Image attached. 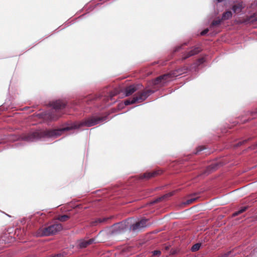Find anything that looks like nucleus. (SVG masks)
<instances>
[{
  "label": "nucleus",
  "mask_w": 257,
  "mask_h": 257,
  "mask_svg": "<svg viewBox=\"0 0 257 257\" xmlns=\"http://www.w3.org/2000/svg\"><path fill=\"white\" fill-rule=\"evenodd\" d=\"M105 120V117L92 116L88 118L80 123H67L65 124V131L79 128L81 126L90 127L102 122Z\"/></svg>",
  "instance_id": "obj_1"
},
{
  "label": "nucleus",
  "mask_w": 257,
  "mask_h": 257,
  "mask_svg": "<svg viewBox=\"0 0 257 257\" xmlns=\"http://www.w3.org/2000/svg\"><path fill=\"white\" fill-rule=\"evenodd\" d=\"M62 225L59 223H56L49 226H42L35 232V235L37 237L48 236L56 234L62 229Z\"/></svg>",
  "instance_id": "obj_2"
},
{
  "label": "nucleus",
  "mask_w": 257,
  "mask_h": 257,
  "mask_svg": "<svg viewBox=\"0 0 257 257\" xmlns=\"http://www.w3.org/2000/svg\"><path fill=\"white\" fill-rule=\"evenodd\" d=\"M180 74L173 73V74H167L161 76L157 78L155 80L153 81L154 84H163L167 81H170L173 77H176Z\"/></svg>",
  "instance_id": "obj_3"
},
{
  "label": "nucleus",
  "mask_w": 257,
  "mask_h": 257,
  "mask_svg": "<svg viewBox=\"0 0 257 257\" xmlns=\"http://www.w3.org/2000/svg\"><path fill=\"white\" fill-rule=\"evenodd\" d=\"M43 136L44 134L42 132L37 131L23 137V139L27 142H34L41 138Z\"/></svg>",
  "instance_id": "obj_4"
},
{
  "label": "nucleus",
  "mask_w": 257,
  "mask_h": 257,
  "mask_svg": "<svg viewBox=\"0 0 257 257\" xmlns=\"http://www.w3.org/2000/svg\"><path fill=\"white\" fill-rule=\"evenodd\" d=\"M148 93L146 91L139 93L135 97L134 100L135 103H140L144 101L148 96Z\"/></svg>",
  "instance_id": "obj_5"
},
{
  "label": "nucleus",
  "mask_w": 257,
  "mask_h": 257,
  "mask_svg": "<svg viewBox=\"0 0 257 257\" xmlns=\"http://www.w3.org/2000/svg\"><path fill=\"white\" fill-rule=\"evenodd\" d=\"M64 132V128L59 130H53L48 131L45 135L49 137H57L61 135Z\"/></svg>",
  "instance_id": "obj_6"
},
{
  "label": "nucleus",
  "mask_w": 257,
  "mask_h": 257,
  "mask_svg": "<svg viewBox=\"0 0 257 257\" xmlns=\"http://www.w3.org/2000/svg\"><path fill=\"white\" fill-rule=\"evenodd\" d=\"M147 221L148 220L147 219H142L141 220L137 222L135 224H134L133 225V229L134 230H136L146 227L147 225L146 223Z\"/></svg>",
  "instance_id": "obj_7"
},
{
  "label": "nucleus",
  "mask_w": 257,
  "mask_h": 257,
  "mask_svg": "<svg viewBox=\"0 0 257 257\" xmlns=\"http://www.w3.org/2000/svg\"><path fill=\"white\" fill-rule=\"evenodd\" d=\"M137 90V86L135 85H130L126 87L124 91V94L125 96H128L132 94Z\"/></svg>",
  "instance_id": "obj_8"
},
{
  "label": "nucleus",
  "mask_w": 257,
  "mask_h": 257,
  "mask_svg": "<svg viewBox=\"0 0 257 257\" xmlns=\"http://www.w3.org/2000/svg\"><path fill=\"white\" fill-rule=\"evenodd\" d=\"M159 174V171L158 172L156 171V172H154L152 173H146L143 175L142 178H145V179H150L152 177L155 176L156 175Z\"/></svg>",
  "instance_id": "obj_9"
},
{
  "label": "nucleus",
  "mask_w": 257,
  "mask_h": 257,
  "mask_svg": "<svg viewBox=\"0 0 257 257\" xmlns=\"http://www.w3.org/2000/svg\"><path fill=\"white\" fill-rule=\"evenodd\" d=\"M242 9V5L240 4L235 5L232 7V10L234 13L238 14L241 11Z\"/></svg>",
  "instance_id": "obj_10"
},
{
  "label": "nucleus",
  "mask_w": 257,
  "mask_h": 257,
  "mask_svg": "<svg viewBox=\"0 0 257 257\" xmlns=\"http://www.w3.org/2000/svg\"><path fill=\"white\" fill-rule=\"evenodd\" d=\"M93 242L92 239L88 240L82 241L79 243V246L81 248L86 247L88 245L91 244Z\"/></svg>",
  "instance_id": "obj_11"
},
{
  "label": "nucleus",
  "mask_w": 257,
  "mask_h": 257,
  "mask_svg": "<svg viewBox=\"0 0 257 257\" xmlns=\"http://www.w3.org/2000/svg\"><path fill=\"white\" fill-rule=\"evenodd\" d=\"M62 102L60 100H57L54 102L53 104V107L56 110L61 108L62 105Z\"/></svg>",
  "instance_id": "obj_12"
},
{
  "label": "nucleus",
  "mask_w": 257,
  "mask_h": 257,
  "mask_svg": "<svg viewBox=\"0 0 257 257\" xmlns=\"http://www.w3.org/2000/svg\"><path fill=\"white\" fill-rule=\"evenodd\" d=\"M232 17V13L230 11H227L224 13L222 15V20H228Z\"/></svg>",
  "instance_id": "obj_13"
},
{
  "label": "nucleus",
  "mask_w": 257,
  "mask_h": 257,
  "mask_svg": "<svg viewBox=\"0 0 257 257\" xmlns=\"http://www.w3.org/2000/svg\"><path fill=\"white\" fill-rule=\"evenodd\" d=\"M199 51H200V50L198 48H194L189 52L188 55L187 57H185V58H186L191 56L192 55H195V54H197L198 53H199Z\"/></svg>",
  "instance_id": "obj_14"
},
{
  "label": "nucleus",
  "mask_w": 257,
  "mask_h": 257,
  "mask_svg": "<svg viewBox=\"0 0 257 257\" xmlns=\"http://www.w3.org/2000/svg\"><path fill=\"white\" fill-rule=\"evenodd\" d=\"M200 246H201L200 243H196L192 246L191 250L192 251H196L199 249Z\"/></svg>",
  "instance_id": "obj_15"
},
{
  "label": "nucleus",
  "mask_w": 257,
  "mask_h": 257,
  "mask_svg": "<svg viewBox=\"0 0 257 257\" xmlns=\"http://www.w3.org/2000/svg\"><path fill=\"white\" fill-rule=\"evenodd\" d=\"M124 103L125 105H130V104L136 103L135 102V100H134V98H133L125 100L124 102Z\"/></svg>",
  "instance_id": "obj_16"
},
{
  "label": "nucleus",
  "mask_w": 257,
  "mask_h": 257,
  "mask_svg": "<svg viewBox=\"0 0 257 257\" xmlns=\"http://www.w3.org/2000/svg\"><path fill=\"white\" fill-rule=\"evenodd\" d=\"M246 208L245 207H244L242 208L241 209H240L239 210H238V211L234 212L233 215L234 216L237 215L242 213L243 212H244L246 210Z\"/></svg>",
  "instance_id": "obj_17"
},
{
  "label": "nucleus",
  "mask_w": 257,
  "mask_h": 257,
  "mask_svg": "<svg viewBox=\"0 0 257 257\" xmlns=\"http://www.w3.org/2000/svg\"><path fill=\"white\" fill-rule=\"evenodd\" d=\"M221 20L220 19H218V20L213 21L212 23V25L213 26H216V25H219L221 23Z\"/></svg>",
  "instance_id": "obj_18"
},
{
  "label": "nucleus",
  "mask_w": 257,
  "mask_h": 257,
  "mask_svg": "<svg viewBox=\"0 0 257 257\" xmlns=\"http://www.w3.org/2000/svg\"><path fill=\"white\" fill-rule=\"evenodd\" d=\"M173 194H174L173 192H171V193H168L166 195L163 196V197L160 198L159 200H161L162 199H164L165 197L171 196L173 195Z\"/></svg>",
  "instance_id": "obj_19"
},
{
  "label": "nucleus",
  "mask_w": 257,
  "mask_h": 257,
  "mask_svg": "<svg viewBox=\"0 0 257 257\" xmlns=\"http://www.w3.org/2000/svg\"><path fill=\"white\" fill-rule=\"evenodd\" d=\"M196 199V198H192L187 200L185 203V204H189L190 203H192L193 202H194Z\"/></svg>",
  "instance_id": "obj_20"
},
{
  "label": "nucleus",
  "mask_w": 257,
  "mask_h": 257,
  "mask_svg": "<svg viewBox=\"0 0 257 257\" xmlns=\"http://www.w3.org/2000/svg\"><path fill=\"white\" fill-rule=\"evenodd\" d=\"M153 255H160L161 254V251L159 250H155L153 252Z\"/></svg>",
  "instance_id": "obj_21"
},
{
  "label": "nucleus",
  "mask_w": 257,
  "mask_h": 257,
  "mask_svg": "<svg viewBox=\"0 0 257 257\" xmlns=\"http://www.w3.org/2000/svg\"><path fill=\"white\" fill-rule=\"evenodd\" d=\"M208 32V29H205L201 33V35H204L206 34Z\"/></svg>",
  "instance_id": "obj_22"
},
{
  "label": "nucleus",
  "mask_w": 257,
  "mask_h": 257,
  "mask_svg": "<svg viewBox=\"0 0 257 257\" xmlns=\"http://www.w3.org/2000/svg\"><path fill=\"white\" fill-rule=\"evenodd\" d=\"M63 218H64V215H62L59 218V219L60 220H63Z\"/></svg>",
  "instance_id": "obj_23"
},
{
  "label": "nucleus",
  "mask_w": 257,
  "mask_h": 257,
  "mask_svg": "<svg viewBox=\"0 0 257 257\" xmlns=\"http://www.w3.org/2000/svg\"><path fill=\"white\" fill-rule=\"evenodd\" d=\"M218 3L221 2L222 0H217Z\"/></svg>",
  "instance_id": "obj_24"
},
{
  "label": "nucleus",
  "mask_w": 257,
  "mask_h": 257,
  "mask_svg": "<svg viewBox=\"0 0 257 257\" xmlns=\"http://www.w3.org/2000/svg\"><path fill=\"white\" fill-rule=\"evenodd\" d=\"M65 219H66V218H67L68 217H67V215H65Z\"/></svg>",
  "instance_id": "obj_25"
},
{
  "label": "nucleus",
  "mask_w": 257,
  "mask_h": 257,
  "mask_svg": "<svg viewBox=\"0 0 257 257\" xmlns=\"http://www.w3.org/2000/svg\"><path fill=\"white\" fill-rule=\"evenodd\" d=\"M225 257H228V255H225Z\"/></svg>",
  "instance_id": "obj_26"
}]
</instances>
